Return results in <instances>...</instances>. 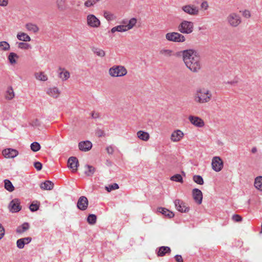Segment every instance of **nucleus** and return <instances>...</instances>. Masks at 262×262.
Listing matches in <instances>:
<instances>
[{"label":"nucleus","mask_w":262,"mask_h":262,"mask_svg":"<svg viewBox=\"0 0 262 262\" xmlns=\"http://www.w3.org/2000/svg\"><path fill=\"white\" fill-rule=\"evenodd\" d=\"M181 54L186 66L191 71L196 73L201 69L200 57L196 51L192 49L185 50Z\"/></svg>","instance_id":"1"},{"label":"nucleus","mask_w":262,"mask_h":262,"mask_svg":"<svg viewBox=\"0 0 262 262\" xmlns=\"http://www.w3.org/2000/svg\"><path fill=\"white\" fill-rule=\"evenodd\" d=\"M212 96L210 91L205 88H200L195 91L193 95V99L196 103H206L211 100Z\"/></svg>","instance_id":"2"},{"label":"nucleus","mask_w":262,"mask_h":262,"mask_svg":"<svg viewBox=\"0 0 262 262\" xmlns=\"http://www.w3.org/2000/svg\"><path fill=\"white\" fill-rule=\"evenodd\" d=\"M108 73L113 77H122L126 75L127 71L123 66H114L109 69Z\"/></svg>","instance_id":"3"},{"label":"nucleus","mask_w":262,"mask_h":262,"mask_svg":"<svg viewBox=\"0 0 262 262\" xmlns=\"http://www.w3.org/2000/svg\"><path fill=\"white\" fill-rule=\"evenodd\" d=\"M193 23L186 20H183L178 26V30L183 34H190L193 31Z\"/></svg>","instance_id":"4"},{"label":"nucleus","mask_w":262,"mask_h":262,"mask_svg":"<svg viewBox=\"0 0 262 262\" xmlns=\"http://www.w3.org/2000/svg\"><path fill=\"white\" fill-rule=\"evenodd\" d=\"M165 38L168 41L175 42H183L186 40L183 35L175 32L166 33Z\"/></svg>","instance_id":"5"},{"label":"nucleus","mask_w":262,"mask_h":262,"mask_svg":"<svg viewBox=\"0 0 262 262\" xmlns=\"http://www.w3.org/2000/svg\"><path fill=\"white\" fill-rule=\"evenodd\" d=\"M181 9L185 13L190 15H198L199 13V7L194 5H186L182 6Z\"/></svg>","instance_id":"6"},{"label":"nucleus","mask_w":262,"mask_h":262,"mask_svg":"<svg viewBox=\"0 0 262 262\" xmlns=\"http://www.w3.org/2000/svg\"><path fill=\"white\" fill-rule=\"evenodd\" d=\"M227 21L232 27H237L241 23V17L235 13L230 14L227 18Z\"/></svg>","instance_id":"7"},{"label":"nucleus","mask_w":262,"mask_h":262,"mask_svg":"<svg viewBox=\"0 0 262 262\" xmlns=\"http://www.w3.org/2000/svg\"><path fill=\"white\" fill-rule=\"evenodd\" d=\"M211 166L215 171L219 172L223 169L224 163L220 157L216 156L212 159Z\"/></svg>","instance_id":"8"},{"label":"nucleus","mask_w":262,"mask_h":262,"mask_svg":"<svg viewBox=\"0 0 262 262\" xmlns=\"http://www.w3.org/2000/svg\"><path fill=\"white\" fill-rule=\"evenodd\" d=\"M86 20L88 25L92 28H98L101 24L99 19L94 14H89Z\"/></svg>","instance_id":"9"},{"label":"nucleus","mask_w":262,"mask_h":262,"mask_svg":"<svg viewBox=\"0 0 262 262\" xmlns=\"http://www.w3.org/2000/svg\"><path fill=\"white\" fill-rule=\"evenodd\" d=\"M181 54V52L174 53V51L171 49L163 48L159 51V54L163 58H170L172 56H178Z\"/></svg>","instance_id":"10"},{"label":"nucleus","mask_w":262,"mask_h":262,"mask_svg":"<svg viewBox=\"0 0 262 262\" xmlns=\"http://www.w3.org/2000/svg\"><path fill=\"white\" fill-rule=\"evenodd\" d=\"M20 204V201L17 199L12 200L9 205L10 211L12 212H17L19 211L21 209Z\"/></svg>","instance_id":"11"},{"label":"nucleus","mask_w":262,"mask_h":262,"mask_svg":"<svg viewBox=\"0 0 262 262\" xmlns=\"http://www.w3.org/2000/svg\"><path fill=\"white\" fill-rule=\"evenodd\" d=\"M188 119L192 124L198 127H202L204 126V121L199 117L189 116Z\"/></svg>","instance_id":"12"},{"label":"nucleus","mask_w":262,"mask_h":262,"mask_svg":"<svg viewBox=\"0 0 262 262\" xmlns=\"http://www.w3.org/2000/svg\"><path fill=\"white\" fill-rule=\"evenodd\" d=\"M174 205L176 209L181 212H187L189 208L185 204L180 200H176L174 201Z\"/></svg>","instance_id":"13"},{"label":"nucleus","mask_w":262,"mask_h":262,"mask_svg":"<svg viewBox=\"0 0 262 262\" xmlns=\"http://www.w3.org/2000/svg\"><path fill=\"white\" fill-rule=\"evenodd\" d=\"M2 153L6 158H14L18 155V151L12 148L5 149L3 150Z\"/></svg>","instance_id":"14"},{"label":"nucleus","mask_w":262,"mask_h":262,"mask_svg":"<svg viewBox=\"0 0 262 262\" xmlns=\"http://www.w3.org/2000/svg\"><path fill=\"white\" fill-rule=\"evenodd\" d=\"M89 202L88 199L84 196H80L78 201L77 206L81 210H85L88 206Z\"/></svg>","instance_id":"15"},{"label":"nucleus","mask_w":262,"mask_h":262,"mask_svg":"<svg viewBox=\"0 0 262 262\" xmlns=\"http://www.w3.org/2000/svg\"><path fill=\"white\" fill-rule=\"evenodd\" d=\"M184 137V133L179 129L172 132L171 135L170 139L172 141L176 142L180 141Z\"/></svg>","instance_id":"16"},{"label":"nucleus","mask_w":262,"mask_h":262,"mask_svg":"<svg viewBox=\"0 0 262 262\" xmlns=\"http://www.w3.org/2000/svg\"><path fill=\"white\" fill-rule=\"evenodd\" d=\"M79 149L82 151L90 150L92 147V143L89 141H81L78 144Z\"/></svg>","instance_id":"17"},{"label":"nucleus","mask_w":262,"mask_h":262,"mask_svg":"<svg viewBox=\"0 0 262 262\" xmlns=\"http://www.w3.org/2000/svg\"><path fill=\"white\" fill-rule=\"evenodd\" d=\"M193 198L198 204L202 202L203 195L201 191L198 189H194L192 191Z\"/></svg>","instance_id":"18"},{"label":"nucleus","mask_w":262,"mask_h":262,"mask_svg":"<svg viewBox=\"0 0 262 262\" xmlns=\"http://www.w3.org/2000/svg\"><path fill=\"white\" fill-rule=\"evenodd\" d=\"M78 164V161L77 158L75 157H71L68 161V166L73 169V171H76L77 169Z\"/></svg>","instance_id":"19"},{"label":"nucleus","mask_w":262,"mask_h":262,"mask_svg":"<svg viewBox=\"0 0 262 262\" xmlns=\"http://www.w3.org/2000/svg\"><path fill=\"white\" fill-rule=\"evenodd\" d=\"M32 238L30 237L19 239L17 241V246L19 249L24 248L25 244H29L31 241Z\"/></svg>","instance_id":"20"},{"label":"nucleus","mask_w":262,"mask_h":262,"mask_svg":"<svg viewBox=\"0 0 262 262\" xmlns=\"http://www.w3.org/2000/svg\"><path fill=\"white\" fill-rule=\"evenodd\" d=\"M127 31L128 30L125 25H120L112 28L110 32L114 34L116 32H124Z\"/></svg>","instance_id":"21"},{"label":"nucleus","mask_w":262,"mask_h":262,"mask_svg":"<svg viewBox=\"0 0 262 262\" xmlns=\"http://www.w3.org/2000/svg\"><path fill=\"white\" fill-rule=\"evenodd\" d=\"M158 212L161 213L162 214L164 215L165 216H167L169 218L173 217L174 215L172 211L163 207L158 208Z\"/></svg>","instance_id":"22"},{"label":"nucleus","mask_w":262,"mask_h":262,"mask_svg":"<svg viewBox=\"0 0 262 262\" xmlns=\"http://www.w3.org/2000/svg\"><path fill=\"white\" fill-rule=\"evenodd\" d=\"M59 70L60 71V72L59 73V76L63 81L67 80L70 77V74L68 71L61 68H59Z\"/></svg>","instance_id":"23"},{"label":"nucleus","mask_w":262,"mask_h":262,"mask_svg":"<svg viewBox=\"0 0 262 262\" xmlns=\"http://www.w3.org/2000/svg\"><path fill=\"white\" fill-rule=\"evenodd\" d=\"M40 186L43 190H51L53 188L54 184L52 181H44L40 184Z\"/></svg>","instance_id":"24"},{"label":"nucleus","mask_w":262,"mask_h":262,"mask_svg":"<svg viewBox=\"0 0 262 262\" xmlns=\"http://www.w3.org/2000/svg\"><path fill=\"white\" fill-rule=\"evenodd\" d=\"M47 93L51 97L57 98L59 95V91L57 88L54 87L49 89L47 91Z\"/></svg>","instance_id":"25"},{"label":"nucleus","mask_w":262,"mask_h":262,"mask_svg":"<svg viewBox=\"0 0 262 262\" xmlns=\"http://www.w3.org/2000/svg\"><path fill=\"white\" fill-rule=\"evenodd\" d=\"M67 0H56L57 7L60 11H64L67 8Z\"/></svg>","instance_id":"26"},{"label":"nucleus","mask_w":262,"mask_h":262,"mask_svg":"<svg viewBox=\"0 0 262 262\" xmlns=\"http://www.w3.org/2000/svg\"><path fill=\"white\" fill-rule=\"evenodd\" d=\"M138 137L143 141H146L149 139V135L148 133L139 130L137 133Z\"/></svg>","instance_id":"27"},{"label":"nucleus","mask_w":262,"mask_h":262,"mask_svg":"<svg viewBox=\"0 0 262 262\" xmlns=\"http://www.w3.org/2000/svg\"><path fill=\"white\" fill-rule=\"evenodd\" d=\"M17 38L18 40L23 41H30L31 40L30 37L26 33L24 32H19L17 34Z\"/></svg>","instance_id":"28"},{"label":"nucleus","mask_w":262,"mask_h":262,"mask_svg":"<svg viewBox=\"0 0 262 262\" xmlns=\"http://www.w3.org/2000/svg\"><path fill=\"white\" fill-rule=\"evenodd\" d=\"M95 171V168L91 165H86L84 166V172L87 176H92Z\"/></svg>","instance_id":"29"},{"label":"nucleus","mask_w":262,"mask_h":262,"mask_svg":"<svg viewBox=\"0 0 262 262\" xmlns=\"http://www.w3.org/2000/svg\"><path fill=\"white\" fill-rule=\"evenodd\" d=\"M170 251L171 250L169 247L162 246L159 248L157 254L159 256H163L166 253H170Z\"/></svg>","instance_id":"30"},{"label":"nucleus","mask_w":262,"mask_h":262,"mask_svg":"<svg viewBox=\"0 0 262 262\" xmlns=\"http://www.w3.org/2000/svg\"><path fill=\"white\" fill-rule=\"evenodd\" d=\"M35 78L40 81H46L48 80V77L43 72L35 73L34 74Z\"/></svg>","instance_id":"31"},{"label":"nucleus","mask_w":262,"mask_h":262,"mask_svg":"<svg viewBox=\"0 0 262 262\" xmlns=\"http://www.w3.org/2000/svg\"><path fill=\"white\" fill-rule=\"evenodd\" d=\"M40 202L38 201H34L29 206V209L32 212L38 210L40 206Z\"/></svg>","instance_id":"32"},{"label":"nucleus","mask_w":262,"mask_h":262,"mask_svg":"<svg viewBox=\"0 0 262 262\" xmlns=\"http://www.w3.org/2000/svg\"><path fill=\"white\" fill-rule=\"evenodd\" d=\"M29 224L28 223H25L21 226L17 227L16 232L18 233H24L29 228Z\"/></svg>","instance_id":"33"},{"label":"nucleus","mask_w":262,"mask_h":262,"mask_svg":"<svg viewBox=\"0 0 262 262\" xmlns=\"http://www.w3.org/2000/svg\"><path fill=\"white\" fill-rule=\"evenodd\" d=\"M26 27L28 31H32L33 33H36L38 31V27L35 24L28 23L26 25Z\"/></svg>","instance_id":"34"},{"label":"nucleus","mask_w":262,"mask_h":262,"mask_svg":"<svg viewBox=\"0 0 262 262\" xmlns=\"http://www.w3.org/2000/svg\"><path fill=\"white\" fill-rule=\"evenodd\" d=\"M103 16L108 21L114 20L116 18V17L114 15V14L107 11H105L103 12Z\"/></svg>","instance_id":"35"},{"label":"nucleus","mask_w":262,"mask_h":262,"mask_svg":"<svg viewBox=\"0 0 262 262\" xmlns=\"http://www.w3.org/2000/svg\"><path fill=\"white\" fill-rule=\"evenodd\" d=\"M8 58L10 63L13 64L16 63L15 59L18 58V56L16 53L11 52L9 54Z\"/></svg>","instance_id":"36"},{"label":"nucleus","mask_w":262,"mask_h":262,"mask_svg":"<svg viewBox=\"0 0 262 262\" xmlns=\"http://www.w3.org/2000/svg\"><path fill=\"white\" fill-rule=\"evenodd\" d=\"M92 51L95 54L99 57H103L105 55L104 51L100 48L93 47Z\"/></svg>","instance_id":"37"},{"label":"nucleus","mask_w":262,"mask_h":262,"mask_svg":"<svg viewBox=\"0 0 262 262\" xmlns=\"http://www.w3.org/2000/svg\"><path fill=\"white\" fill-rule=\"evenodd\" d=\"M14 97V93L12 87H9L6 91L5 97L7 99L11 100Z\"/></svg>","instance_id":"38"},{"label":"nucleus","mask_w":262,"mask_h":262,"mask_svg":"<svg viewBox=\"0 0 262 262\" xmlns=\"http://www.w3.org/2000/svg\"><path fill=\"white\" fill-rule=\"evenodd\" d=\"M10 48L9 43L5 41H0V50L4 51H8Z\"/></svg>","instance_id":"39"},{"label":"nucleus","mask_w":262,"mask_h":262,"mask_svg":"<svg viewBox=\"0 0 262 262\" xmlns=\"http://www.w3.org/2000/svg\"><path fill=\"white\" fill-rule=\"evenodd\" d=\"M100 1L101 0H86L84 3V5L85 7L90 8L94 6Z\"/></svg>","instance_id":"40"},{"label":"nucleus","mask_w":262,"mask_h":262,"mask_svg":"<svg viewBox=\"0 0 262 262\" xmlns=\"http://www.w3.org/2000/svg\"><path fill=\"white\" fill-rule=\"evenodd\" d=\"M137 23V19L135 18H131L129 21L127 25H125L127 30H129L133 28Z\"/></svg>","instance_id":"41"},{"label":"nucleus","mask_w":262,"mask_h":262,"mask_svg":"<svg viewBox=\"0 0 262 262\" xmlns=\"http://www.w3.org/2000/svg\"><path fill=\"white\" fill-rule=\"evenodd\" d=\"M5 188L10 192L13 191L14 189V187L11 181H5Z\"/></svg>","instance_id":"42"},{"label":"nucleus","mask_w":262,"mask_h":262,"mask_svg":"<svg viewBox=\"0 0 262 262\" xmlns=\"http://www.w3.org/2000/svg\"><path fill=\"white\" fill-rule=\"evenodd\" d=\"M18 48L21 49L27 50L31 49V46L28 43L20 42L18 43Z\"/></svg>","instance_id":"43"},{"label":"nucleus","mask_w":262,"mask_h":262,"mask_svg":"<svg viewBox=\"0 0 262 262\" xmlns=\"http://www.w3.org/2000/svg\"><path fill=\"white\" fill-rule=\"evenodd\" d=\"M97 217L95 214H90L87 219L88 222L91 225H94L96 222Z\"/></svg>","instance_id":"44"},{"label":"nucleus","mask_w":262,"mask_h":262,"mask_svg":"<svg viewBox=\"0 0 262 262\" xmlns=\"http://www.w3.org/2000/svg\"><path fill=\"white\" fill-rule=\"evenodd\" d=\"M30 147L31 150L34 152H36L40 149V145L37 142H34L31 143Z\"/></svg>","instance_id":"45"},{"label":"nucleus","mask_w":262,"mask_h":262,"mask_svg":"<svg viewBox=\"0 0 262 262\" xmlns=\"http://www.w3.org/2000/svg\"><path fill=\"white\" fill-rule=\"evenodd\" d=\"M119 188V186L117 183H113V184L105 186V189L108 192H111L112 190H116Z\"/></svg>","instance_id":"46"},{"label":"nucleus","mask_w":262,"mask_h":262,"mask_svg":"<svg viewBox=\"0 0 262 262\" xmlns=\"http://www.w3.org/2000/svg\"><path fill=\"white\" fill-rule=\"evenodd\" d=\"M254 185L257 189L262 191V181H254Z\"/></svg>","instance_id":"47"},{"label":"nucleus","mask_w":262,"mask_h":262,"mask_svg":"<svg viewBox=\"0 0 262 262\" xmlns=\"http://www.w3.org/2000/svg\"><path fill=\"white\" fill-rule=\"evenodd\" d=\"M170 180H183V178L181 174H176L171 177Z\"/></svg>","instance_id":"48"},{"label":"nucleus","mask_w":262,"mask_h":262,"mask_svg":"<svg viewBox=\"0 0 262 262\" xmlns=\"http://www.w3.org/2000/svg\"><path fill=\"white\" fill-rule=\"evenodd\" d=\"M232 219L235 222H239L242 221V218L240 215L238 214H234L232 216Z\"/></svg>","instance_id":"49"},{"label":"nucleus","mask_w":262,"mask_h":262,"mask_svg":"<svg viewBox=\"0 0 262 262\" xmlns=\"http://www.w3.org/2000/svg\"><path fill=\"white\" fill-rule=\"evenodd\" d=\"M34 166L37 170H40L42 168V164L39 162H34Z\"/></svg>","instance_id":"50"},{"label":"nucleus","mask_w":262,"mask_h":262,"mask_svg":"<svg viewBox=\"0 0 262 262\" xmlns=\"http://www.w3.org/2000/svg\"><path fill=\"white\" fill-rule=\"evenodd\" d=\"M106 151L108 154L112 155L114 153V147L112 146H107L106 148Z\"/></svg>","instance_id":"51"},{"label":"nucleus","mask_w":262,"mask_h":262,"mask_svg":"<svg viewBox=\"0 0 262 262\" xmlns=\"http://www.w3.org/2000/svg\"><path fill=\"white\" fill-rule=\"evenodd\" d=\"M5 235V229L2 225L0 224V239L3 238Z\"/></svg>","instance_id":"52"},{"label":"nucleus","mask_w":262,"mask_h":262,"mask_svg":"<svg viewBox=\"0 0 262 262\" xmlns=\"http://www.w3.org/2000/svg\"><path fill=\"white\" fill-rule=\"evenodd\" d=\"M243 15L245 17L248 18L250 17L251 13L249 11L246 10L243 12Z\"/></svg>","instance_id":"53"},{"label":"nucleus","mask_w":262,"mask_h":262,"mask_svg":"<svg viewBox=\"0 0 262 262\" xmlns=\"http://www.w3.org/2000/svg\"><path fill=\"white\" fill-rule=\"evenodd\" d=\"M201 7L202 9H204L205 10H207L208 8V4L207 2L204 1L202 3L201 5Z\"/></svg>","instance_id":"54"},{"label":"nucleus","mask_w":262,"mask_h":262,"mask_svg":"<svg viewBox=\"0 0 262 262\" xmlns=\"http://www.w3.org/2000/svg\"><path fill=\"white\" fill-rule=\"evenodd\" d=\"M8 4V0H0V6L6 7Z\"/></svg>","instance_id":"55"},{"label":"nucleus","mask_w":262,"mask_h":262,"mask_svg":"<svg viewBox=\"0 0 262 262\" xmlns=\"http://www.w3.org/2000/svg\"><path fill=\"white\" fill-rule=\"evenodd\" d=\"M175 259L177 262H183L182 257L180 255H177L175 256Z\"/></svg>","instance_id":"56"},{"label":"nucleus","mask_w":262,"mask_h":262,"mask_svg":"<svg viewBox=\"0 0 262 262\" xmlns=\"http://www.w3.org/2000/svg\"><path fill=\"white\" fill-rule=\"evenodd\" d=\"M91 116L93 118L96 119L99 117V114L98 113L92 112L91 114Z\"/></svg>","instance_id":"57"},{"label":"nucleus","mask_w":262,"mask_h":262,"mask_svg":"<svg viewBox=\"0 0 262 262\" xmlns=\"http://www.w3.org/2000/svg\"><path fill=\"white\" fill-rule=\"evenodd\" d=\"M193 180H203L201 176L194 175L193 176Z\"/></svg>","instance_id":"58"},{"label":"nucleus","mask_w":262,"mask_h":262,"mask_svg":"<svg viewBox=\"0 0 262 262\" xmlns=\"http://www.w3.org/2000/svg\"><path fill=\"white\" fill-rule=\"evenodd\" d=\"M97 134L98 136L99 137L104 136V133L101 130H98L97 132Z\"/></svg>","instance_id":"59"},{"label":"nucleus","mask_w":262,"mask_h":262,"mask_svg":"<svg viewBox=\"0 0 262 262\" xmlns=\"http://www.w3.org/2000/svg\"><path fill=\"white\" fill-rule=\"evenodd\" d=\"M237 83V81H227L226 82L227 84H234Z\"/></svg>","instance_id":"60"},{"label":"nucleus","mask_w":262,"mask_h":262,"mask_svg":"<svg viewBox=\"0 0 262 262\" xmlns=\"http://www.w3.org/2000/svg\"><path fill=\"white\" fill-rule=\"evenodd\" d=\"M251 151L252 153H255L257 151V148L256 147H254L252 148Z\"/></svg>","instance_id":"61"},{"label":"nucleus","mask_w":262,"mask_h":262,"mask_svg":"<svg viewBox=\"0 0 262 262\" xmlns=\"http://www.w3.org/2000/svg\"><path fill=\"white\" fill-rule=\"evenodd\" d=\"M254 180H255V181L262 180V176H258V177H256L255 178Z\"/></svg>","instance_id":"62"},{"label":"nucleus","mask_w":262,"mask_h":262,"mask_svg":"<svg viewBox=\"0 0 262 262\" xmlns=\"http://www.w3.org/2000/svg\"><path fill=\"white\" fill-rule=\"evenodd\" d=\"M195 182H196L198 184H200V185L203 184V183H204V181H195Z\"/></svg>","instance_id":"63"}]
</instances>
